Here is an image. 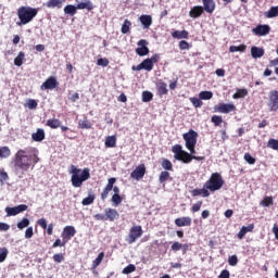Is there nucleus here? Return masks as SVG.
Here are the masks:
<instances>
[{
  "label": "nucleus",
  "mask_w": 278,
  "mask_h": 278,
  "mask_svg": "<svg viewBox=\"0 0 278 278\" xmlns=\"http://www.w3.org/2000/svg\"><path fill=\"white\" fill-rule=\"evenodd\" d=\"M173 153L175 154V160H177V157H179V155L184 152L180 144H175L172 148Z\"/></svg>",
  "instance_id": "nucleus-47"
},
{
  "label": "nucleus",
  "mask_w": 278,
  "mask_h": 278,
  "mask_svg": "<svg viewBox=\"0 0 278 278\" xmlns=\"http://www.w3.org/2000/svg\"><path fill=\"white\" fill-rule=\"evenodd\" d=\"M161 166L165 170H173V163L168 159L163 160Z\"/></svg>",
  "instance_id": "nucleus-48"
},
{
  "label": "nucleus",
  "mask_w": 278,
  "mask_h": 278,
  "mask_svg": "<svg viewBox=\"0 0 278 278\" xmlns=\"http://www.w3.org/2000/svg\"><path fill=\"white\" fill-rule=\"evenodd\" d=\"M123 275H131V273H136V265L129 264L122 270Z\"/></svg>",
  "instance_id": "nucleus-44"
},
{
  "label": "nucleus",
  "mask_w": 278,
  "mask_h": 278,
  "mask_svg": "<svg viewBox=\"0 0 278 278\" xmlns=\"http://www.w3.org/2000/svg\"><path fill=\"white\" fill-rule=\"evenodd\" d=\"M182 138L186 142V148L188 151H190L191 155H194V153H197L194 147H197V138H199V134L191 129L188 132H185Z\"/></svg>",
  "instance_id": "nucleus-5"
},
{
  "label": "nucleus",
  "mask_w": 278,
  "mask_h": 278,
  "mask_svg": "<svg viewBox=\"0 0 278 278\" xmlns=\"http://www.w3.org/2000/svg\"><path fill=\"white\" fill-rule=\"evenodd\" d=\"M114 184H116V178H110L108 180V185L101 193L102 201H105V199H108V195L110 194V192H112L114 188Z\"/></svg>",
  "instance_id": "nucleus-17"
},
{
  "label": "nucleus",
  "mask_w": 278,
  "mask_h": 278,
  "mask_svg": "<svg viewBox=\"0 0 278 278\" xmlns=\"http://www.w3.org/2000/svg\"><path fill=\"white\" fill-rule=\"evenodd\" d=\"M176 227H190L192 225V218L185 216V217H178L175 219Z\"/></svg>",
  "instance_id": "nucleus-19"
},
{
  "label": "nucleus",
  "mask_w": 278,
  "mask_h": 278,
  "mask_svg": "<svg viewBox=\"0 0 278 278\" xmlns=\"http://www.w3.org/2000/svg\"><path fill=\"white\" fill-rule=\"evenodd\" d=\"M170 249H172V251H175V252L181 251L182 244L179 243V242H177V241H175V242L172 244Z\"/></svg>",
  "instance_id": "nucleus-62"
},
{
  "label": "nucleus",
  "mask_w": 278,
  "mask_h": 278,
  "mask_svg": "<svg viewBox=\"0 0 278 278\" xmlns=\"http://www.w3.org/2000/svg\"><path fill=\"white\" fill-rule=\"evenodd\" d=\"M53 261L56 264H62V262H64V255L62 253H58L53 255Z\"/></svg>",
  "instance_id": "nucleus-58"
},
{
  "label": "nucleus",
  "mask_w": 278,
  "mask_h": 278,
  "mask_svg": "<svg viewBox=\"0 0 278 278\" xmlns=\"http://www.w3.org/2000/svg\"><path fill=\"white\" fill-rule=\"evenodd\" d=\"M210 189L205 188V185L203 186L202 189H193L191 191L192 197H203L206 199V197H210Z\"/></svg>",
  "instance_id": "nucleus-23"
},
{
  "label": "nucleus",
  "mask_w": 278,
  "mask_h": 278,
  "mask_svg": "<svg viewBox=\"0 0 278 278\" xmlns=\"http://www.w3.org/2000/svg\"><path fill=\"white\" fill-rule=\"evenodd\" d=\"M201 205H203V202H197L195 204L192 205L191 212H199L201 210Z\"/></svg>",
  "instance_id": "nucleus-63"
},
{
  "label": "nucleus",
  "mask_w": 278,
  "mask_h": 278,
  "mask_svg": "<svg viewBox=\"0 0 278 278\" xmlns=\"http://www.w3.org/2000/svg\"><path fill=\"white\" fill-rule=\"evenodd\" d=\"M215 112H219V114H229L230 112L236 111V105L231 103H222L219 105L214 106Z\"/></svg>",
  "instance_id": "nucleus-13"
},
{
  "label": "nucleus",
  "mask_w": 278,
  "mask_h": 278,
  "mask_svg": "<svg viewBox=\"0 0 278 278\" xmlns=\"http://www.w3.org/2000/svg\"><path fill=\"white\" fill-rule=\"evenodd\" d=\"M38 16V9L31 7H20L17 9V17L20 18L16 22L17 27H23V25H28L34 18Z\"/></svg>",
  "instance_id": "nucleus-3"
},
{
  "label": "nucleus",
  "mask_w": 278,
  "mask_h": 278,
  "mask_svg": "<svg viewBox=\"0 0 278 278\" xmlns=\"http://www.w3.org/2000/svg\"><path fill=\"white\" fill-rule=\"evenodd\" d=\"M176 160H178V162H184V164H190V162H192V155L186 151H182L179 156H176Z\"/></svg>",
  "instance_id": "nucleus-27"
},
{
  "label": "nucleus",
  "mask_w": 278,
  "mask_h": 278,
  "mask_svg": "<svg viewBox=\"0 0 278 278\" xmlns=\"http://www.w3.org/2000/svg\"><path fill=\"white\" fill-rule=\"evenodd\" d=\"M23 212H27V205L26 204H20L14 207H5V213L8 216H16Z\"/></svg>",
  "instance_id": "nucleus-10"
},
{
  "label": "nucleus",
  "mask_w": 278,
  "mask_h": 278,
  "mask_svg": "<svg viewBox=\"0 0 278 278\" xmlns=\"http://www.w3.org/2000/svg\"><path fill=\"white\" fill-rule=\"evenodd\" d=\"M78 127L80 128V129H92V124L90 123V121H88L87 118H85V119H80L79 122H78Z\"/></svg>",
  "instance_id": "nucleus-37"
},
{
  "label": "nucleus",
  "mask_w": 278,
  "mask_h": 278,
  "mask_svg": "<svg viewBox=\"0 0 278 278\" xmlns=\"http://www.w3.org/2000/svg\"><path fill=\"white\" fill-rule=\"evenodd\" d=\"M64 14H70V16H75L77 14V7L73 4H67L64 8Z\"/></svg>",
  "instance_id": "nucleus-34"
},
{
  "label": "nucleus",
  "mask_w": 278,
  "mask_h": 278,
  "mask_svg": "<svg viewBox=\"0 0 278 278\" xmlns=\"http://www.w3.org/2000/svg\"><path fill=\"white\" fill-rule=\"evenodd\" d=\"M139 21L141 25H143L144 29H149V27L153 25V17H151V15H141Z\"/></svg>",
  "instance_id": "nucleus-25"
},
{
  "label": "nucleus",
  "mask_w": 278,
  "mask_h": 278,
  "mask_svg": "<svg viewBox=\"0 0 278 278\" xmlns=\"http://www.w3.org/2000/svg\"><path fill=\"white\" fill-rule=\"evenodd\" d=\"M25 238H26V240H29L30 238H34V227H28L25 230Z\"/></svg>",
  "instance_id": "nucleus-60"
},
{
  "label": "nucleus",
  "mask_w": 278,
  "mask_h": 278,
  "mask_svg": "<svg viewBox=\"0 0 278 278\" xmlns=\"http://www.w3.org/2000/svg\"><path fill=\"white\" fill-rule=\"evenodd\" d=\"M254 227L255 226L253 224H251L249 226H242L241 229L239 230L238 235H237V238L239 240H242V238H244V236H247V233L253 231Z\"/></svg>",
  "instance_id": "nucleus-24"
},
{
  "label": "nucleus",
  "mask_w": 278,
  "mask_h": 278,
  "mask_svg": "<svg viewBox=\"0 0 278 278\" xmlns=\"http://www.w3.org/2000/svg\"><path fill=\"white\" fill-rule=\"evenodd\" d=\"M104 214L106 216V220H110V223H114V220H118L121 218V214L116 208L106 207L104 208Z\"/></svg>",
  "instance_id": "nucleus-14"
},
{
  "label": "nucleus",
  "mask_w": 278,
  "mask_h": 278,
  "mask_svg": "<svg viewBox=\"0 0 278 278\" xmlns=\"http://www.w3.org/2000/svg\"><path fill=\"white\" fill-rule=\"evenodd\" d=\"M255 36H268L270 34V26L269 25H257L255 28L252 29Z\"/></svg>",
  "instance_id": "nucleus-16"
},
{
  "label": "nucleus",
  "mask_w": 278,
  "mask_h": 278,
  "mask_svg": "<svg viewBox=\"0 0 278 278\" xmlns=\"http://www.w3.org/2000/svg\"><path fill=\"white\" fill-rule=\"evenodd\" d=\"M70 173L72 175L71 181L74 188H81L84 181L90 179V168H77L75 165H71Z\"/></svg>",
  "instance_id": "nucleus-2"
},
{
  "label": "nucleus",
  "mask_w": 278,
  "mask_h": 278,
  "mask_svg": "<svg viewBox=\"0 0 278 278\" xmlns=\"http://www.w3.org/2000/svg\"><path fill=\"white\" fill-rule=\"evenodd\" d=\"M47 127H50V129H58V127H61L62 122L58 118H50L46 123Z\"/></svg>",
  "instance_id": "nucleus-30"
},
{
  "label": "nucleus",
  "mask_w": 278,
  "mask_h": 278,
  "mask_svg": "<svg viewBox=\"0 0 278 278\" xmlns=\"http://www.w3.org/2000/svg\"><path fill=\"white\" fill-rule=\"evenodd\" d=\"M211 122L215 125V127H218V125H220V123H223V116H220V115H213L211 117Z\"/></svg>",
  "instance_id": "nucleus-53"
},
{
  "label": "nucleus",
  "mask_w": 278,
  "mask_h": 278,
  "mask_svg": "<svg viewBox=\"0 0 278 278\" xmlns=\"http://www.w3.org/2000/svg\"><path fill=\"white\" fill-rule=\"evenodd\" d=\"M138 238H142V226H134L130 228L126 242H128V244H134Z\"/></svg>",
  "instance_id": "nucleus-6"
},
{
  "label": "nucleus",
  "mask_w": 278,
  "mask_h": 278,
  "mask_svg": "<svg viewBox=\"0 0 278 278\" xmlns=\"http://www.w3.org/2000/svg\"><path fill=\"white\" fill-rule=\"evenodd\" d=\"M153 99V93L151 91H143L142 92V101L143 103H149Z\"/></svg>",
  "instance_id": "nucleus-50"
},
{
  "label": "nucleus",
  "mask_w": 278,
  "mask_h": 278,
  "mask_svg": "<svg viewBox=\"0 0 278 278\" xmlns=\"http://www.w3.org/2000/svg\"><path fill=\"white\" fill-rule=\"evenodd\" d=\"M104 144L106 149H114V147H116V135L108 136L105 138Z\"/></svg>",
  "instance_id": "nucleus-29"
},
{
  "label": "nucleus",
  "mask_w": 278,
  "mask_h": 278,
  "mask_svg": "<svg viewBox=\"0 0 278 278\" xmlns=\"http://www.w3.org/2000/svg\"><path fill=\"white\" fill-rule=\"evenodd\" d=\"M66 2V0H49L46 3V8H49L50 10H60L62 9V5H64V3Z\"/></svg>",
  "instance_id": "nucleus-20"
},
{
  "label": "nucleus",
  "mask_w": 278,
  "mask_h": 278,
  "mask_svg": "<svg viewBox=\"0 0 278 278\" xmlns=\"http://www.w3.org/2000/svg\"><path fill=\"white\" fill-rule=\"evenodd\" d=\"M25 227H29V219L27 217H24L22 220L17 223V229H25Z\"/></svg>",
  "instance_id": "nucleus-45"
},
{
  "label": "nucleus",
  "mask_w": 278,
  "mask_h": 278,
  "mask_svg": "<svg viewBox=\"0 0 278 278\" xmlns=\"http://www.w3.org/2000/svg\"><path fill=\"white\" fill-rule=\"evenodd\" d=\"M31 155L25 150H18L13 157V166L16 173H27L31 168Z\"/></svg>",
  "instance_id": "nucleus-1"
},
{
  "label": "nucleus",
  "mask_w": 278,
  "mask_h": 278,
  "mask_svg": "<svg viewBox=\"0 0 278 278\" xmlns=\"http://www.w3.org/2000/svg\"><path fill=\"white\" fill-rule=\"evenodd\" d=\"M66 242L68 241H65V240L62 241V239H56L52 244V249H58V247H66Z\"/></svg>",
  "instance_id": "nucleus-55"
},
{
  "label": "nucleus",
  "mask_w": 278,
  "mask_h": 278,
  "mask_svg": "<svg viewBox=\"0 0 278 278\" xmlns=\"http://www.w3.org/2000/svg\"><path fill=\"white\" fill-rule=\"evenodd\" d=\"M83 205H92L94 203V194H89L87 198L83 199Z\"/></svg>",
  "instance_id": "nucleus-51"
},
{
  "label": "nucleus",
  "mask_w": 278,
  "mask_h": 278,
  "mask_svg": "<svg viewBox=\"0 0 278 278\" xmlns=\"http://www.w3.org/2000/svg\"><path fill=\"white\" fill-rule=\"evenodd\" d=\"M229 277H230V274H229V270L227 269L222 270V273L218 276V278H229Z\"/></svg>",
  "instance_id": "nucleus-64"
},
{
  "label": "nucleus",
  "mask_w": 278,
  "mask_h": 278,
  "mask_svg": "<svg viewBox=\"0 0 278 278\" xmlns=\"http://www.w3.org/2000/svg\"><path fill=\"white\" fill-rule=\"evenodd\" d=\"M131 28V22L129 20H125L122 25V34H129V29Z\"/></svg>",
  "instance_id": "nucleus-40"
},
{
  "label": "nucleus",
  "mask_w": 278,
  "mask_h": 278,
  "mask_svg": "<svg viewBox=\"0 0 278 278\" xmlns=\"http://www.w3.org/2000/svg\"><path fill=\"white\" fill-rule=\"evenodd\" d=\"M203 10L207 12V14H213L214 10H216V2L214 0H202Z\"/></svg>",
  "instance_id": "nucleus-18"
},
{
  "label": "nucleus",
  "mask_w": 278,
  "mask_h": 278,
  "mask_svg": "<svg viewBox=\"0 0 278 278\" xmlns=\"http://www.w3.org/2000/svg\"><path fill=\"white\" fill-rule=\"evenodd\" d=\"M268 149H273L274 151H278V140L277 139H269L267 142Z\"/></svg>",
  "instance_id": "nucleus-49"
},
{
  "label": "nucleus",
  "mask_w": 278,
  "mask_h": 278,
  "mask_svg": "<svg viewBox=\"0 0 278 278\" xmlns=\"http://www.w3.org/2000/svg\"><path fill=\"white\" fill-rule=\"evenodd\" d=\"M103 257H105V253L101 252L97 258L92 262V266L93 268H97V266H99L102 262H103Z\"/></svg>",
  "instance_id": "nucleus-46"
},
{
  "label": "nucleus",
  "mask_w": 278,
  "mask_h": 278,
  "mask_svg": "<svg viewBox=\"0 0 278 278\" xmlns=\"http://www.w3.org/2000/svg\"><path fill=\"white\" fill-rule=\"evenodd\" d=\"M23 62H25V52H18L17 56L14 59L15 66H23Z\"/></svg>",
  "instance_id": "nucleus-35"
},
{
  "label": "nucleus",
  "mask_w": 278,
  "mask_h": 278,
  "mask_svg": "<svg viewBox=\"0 0 278 278\" xmlns=\"http://www.w3.org/2000/svg\"><path fill=\"white\" fill-rule=\"evenodd\" d=\"M111 201L114 207H118V205L123 203V198L121 197V194H113Z\"/></svg>",
  "instance_id": "nucleus-41"
},
{
  "label": "nucleus",
  "mask_w": 278,
  "mask_h": 278,
  "mask_svg": "<svg viewBox=\"0 0 278 278\" xmlns=\"http://www.w3.org/2000/svg\"><path fill=\"white\" fill-rule=\"evenodd\" d=\"M137 45H138V48L135 50L137 55H139V58H144V55L149 53V47H147L149 42L146 39H140L137 42Z\"/></svg>",
  "instance_id": "nucleus-9"
},
{
  "label": "nucleus",
  "mask_w": 278,
  "mask_h": 278,
  "mask_svg": "<svg viewBox=\"0 0 278 278\" xmlns=\"http://www.w3.org/2000/svg\"><path fill=\"white\" fill-rule=\"evenodd\" d=\"M147 175V167L144 164L138 165L131 173L130 177L131 179H135L136 181H140Z\"/></svg>",
  "instance_id": "nucleus-7"
},
{
  "label": "nucleus",
  "mask_w": 278,
  "mask_h": 278,
  "mask_svg": "<svg viewBox=\"0 0 278 278\" xmlns=\"http://www.w3.org/2000/svg\"><path fill=\"white\" fill-rule=\"evenodd\" d=\"M97 64L98 66H103L105 68V66L110 65V60L101 58L98 59Z\"/></svg>",
  "instance_id": "nucleus-57"
},
{
  "label": "nucleus",
  "mask_w": 278,
  "mask_h": 278,
  "mask_svg": "<svg viewBox=\"0 0 278 278\" xmlns=\"http://www.w3.org/2000/svg\"><path fill=\"white\" fill-rule=\"evenodd\" d=\"M31 138L35 142H42V140H45V130L38 128L37 131L31 135Z\"/></svg>",
  "instance_id": "nucleus-28"
},
{
  "label": "nucleus",
  "mask_w": 278,
  "mask_h": 278,
  "mask_svg": "<svg viewBox=\"0 0 278 278\" xmlns=\"http://www.w3.org/2000/svg\"><path fill=\"white\" fill-rule=\"evenodd\" d=\"M157 90L160 94H167L168 92V85L166 83H160L157 85Z\"/></svg>",
  "instance_id": "nucleus-42"
},
{
  "label": "nucleus",
  "mask_w": 278,
  "mask_h": 278,
  "mask_svg": "<svg viewBox=\"0 0 278 278\" xmlns=\"http://www.w3.org/2000/svg\"><path fill=\"white\" fill-rule=\"evenodd\" d=\"M8 258V248L0 249V263Z\"/></svg>",
  "instance_id": "nucleus-54"
},
{
  "label": "nucleus",
  "mask_w": 278,
  "mask_h": 278,
  "mask_svg": "<svg viewBox=\"0 0 278 278\" xmlns=\"http://www.w3.org/2000/svg\"><path fill=\"white\" fill-rule=\"evenodd\" d=\"M94 5L92 4V1L90 0H81V2H78L76 5V10H93Z\"/></svg>",
  "instance_id": "nucleus-22"
},
{
  "label": "nucleus",
  "mask_w": 278,
  "mask_h": 278,
  "mask_svg": "<svg viewBox=\"0 0 278 278\" xmlns=\"http://www.w3.org/2000/svg\"><path fill=\"white\" fill-rule=\"evenodd\" d=\"M172 36L177 40L186 39L188 38V30H175Z\"/></svg>",
  "instance_id": "nucleus-31"
},
{
  "label": "nucleus",
  "mask_w": 278,
  "mask_h": 278,
  "mask_svg": "<svg viewBox=\"0 0 278 278\" xmlns=\"http://www.w3.org/2000/svg\"><path fill=\"white\" fill-rule=\"evenodd\" d=\"M266 18H275L278 16V5L271 7L268 11L265 12Z\"/></svg>",
  "instance_id": "nucleus-33"
},
{
  "label": "nucleus",
  "mask_w": 278,
  "mask_h": 278,
  "mask_svg": "<svg viewBox=\"0 0 278 278\" xmlns=\"http://www.w3.org/2000/svg\"><path fill=\"white\" fill-rule=\"evenodd\" d=\"M212 97H214V93L212 91H201L199 93V99L201 101H210V99H212Z\"/></svg>",
  "instance_id": "nucleus-36"
},
{
  "label": "nucleus",
  "mask_w": 278,
  "mask_h": 278,
  "mask_svg": "<svg viewBox=\"0 0 278 278\" xmlns=\"http://www.w3.org/2000/svg\"><path fill=\"white\" fill-rule=\"evenodd\" d=\"M265 50L264 48H260L254 46L251 48V55L254 60H258L260 58H264Z\"/></svg>",
  "instance_id": "nucleus-21"
},
{
  "label": "nucleus",
  "mask_w": 278,
  "mask_h": 278,
  "mask_svg": "<svg viewBox=\"0 0 278 278\" xmlns=\"http://www.w3.org/2000/svg\"><path fill=\"white\" fill-rule=\"evenodd\" d=\"M247 51V46L245 45H240V46H230L229 47V52L230 53H244Z\"/></svg>",
  "instance_id": "nucleus-32"
},
{
  "label": "nucleus",
  "mask_w": 278,
  "mask_h": 278,
  "mask_svg": "<svg viewBox=\"0 0 278 278\" xmlns=\"http://www.w3.org/2000/svg\"><path fill=\"white\" fill-rule=\"evenodd\" d=\"M12 155V151L9 147H0V157L5 159Z\"/></svg>",
  "instance_id": "nucleus-38"
},
{
  "label": "nucleus",
  "mask_w": 278,
  "mask_h": 278,
  "mask_svg": "<svg viewBox=\"0 0 278 278\" xmlns=\"http://www.w3.org/2000/svg\"><path fill=\"white\" fill-rule=\"evenodd\" d=\"M58 86H60V83H58L55 76H50L45 83H42L41 90H54Z\"/></svg>",
  "instance_id": "nucleus-12"
},
{
  "label": "nucleus",
  "mask_w": 278,
  "mask_h": 278,
  "mask_svg": "<svg viewBox=\"0 0 278 278\" xmlns=\"http://www.w3.org/2000/svg\"><path fill=\"white\" fill-rule=\"evenodd\" d=\"M243 159L245 162H248V164H255V157H253L251 153H245Z\"/></svg>",
  "instance_id": "nucleus-61"
},
{
  "label": "nucleus",
  "mask_w": 278,
  "mask_h": 278,
  "mask_svg": "<svg viewBox=\"0 0 278 278\" xmlns=\"http://www.w3.org/2000/svg\"><path fill=\"white\" fill-rule=\"evenodd\" d=\"M25 108H28V110H36V108H38V102L35 99H28Z\"/></svg>",
  "instance_id": "nucleus-43"
},
{
  "label": "nucleus",
  "mask_w": 278,
  "mask_h": 278,
  "mask_svg": "<svg viewBox=\"0 0 278 278\" xmlns=\"http://www.w3.org/2000/svg\"><path fill=\"white\" fill-rule=\"evenodd\" d=\"M132 71H147L151 73L153 71V63L149 59H144L140 64L131 67Z\"/></svg>",
  "instance_id": "nucleus-11"
},
{
  "label": "nucleus",
  "mask_w": 278,
  "mask_h": 278,
  "mask_svg": "<svg viewBox=\"0 0 278 278\" xmlns=\"http://www.w3.org/2000/svg\"><path fill=\"white\" fill-rule=\"evenodd\" d=\"M189 100L192 103V105L195 106V108H202L203 106V101H201V98L199 99L197 97H193V98H190Z\"/></svg>",
  "instance_id": "nucleus-52"
},
{
  "label": "nucleus",
  "mask_w": 278,
  "mask_h": 278,
  "mask_svg": "<svg viewBox=\"0 0 278 278\" xmlns=\"http://www.w3.org/2000/svg\"><path fill=\"white\" fill-rule=\"evenodd\" d=\"M269 112H277L278 110V91L273 90L269 92V101L267 103Z\"/></svg>",
  "instance_id": "nucleus-8"
},
{
  "label": "nucleus",
  "mask_w": 278,
  "mask_h": 278,
  "mask_svg": "<svg viewBox=\"0 0 278 278\" xmlns=\"http://www.w3.org/2000/svg\"><path fill=\"white\" fill-rule=\"evenodd\" d=\"M169 178H170V173H168L167 170H164V172H161L159 181L160 184H166V181H168Z\"/></svg>",
  "instance_id": "nucleus-39"
},
{
  "label": "nucleus",
  "mask_w": 278,
  "mask_h": 278,
  "mask_svg": "<svg viewBox=\"0 0 278 278\" xmlns=\"http://www.w3.org/2000/svg\"><path fill=\"white\" fill-rule=\"evenodd\" d=\"M228 264L229 266H238V256L237 255L229 256Z\"/></svg>",
  "instance_id": "nucleus-56"
},
{
  "label": "nucleus",
  "mask_w": 278,
  "mask_h": 278,
  "mask_svg": "<svg viewBox=\"0 0 278 278\" xmlns=\"http://www.w3.org/2000/svg\"><path fill=\"white\" fill-rule=\"evenodd\" d=\"M75 233H77V230L73 226H65L63 228V232L61 237L65 242H68L72 238H75Z\"/></svg>",
  "instance_id": "nucleus-15"
},
{
  "label": "nucleus",
  "mask_w": 278,
  "mask_h": 278,
  "mask_svg": "<svg viewBox=\"0 0 278 278\" xmlns=\"http://www.w3.org/2000/svg\"><path fill=\"white\" fill-rule=\"evenodd\" d=\"M224 185L225 180H223V176L219 173H213L210 179L204 184L205 188H207L210 192L220 190Z\"/></svg>",
  "instance_id": "nucleus-4"
},
{
  "label": "nucleus",
  "mask_w": 278,
  "mask_h": 278,
  "mask_svg": "<svg viewBox=\"0 0 278 278\" xmlns=\"http://www.w3.org/2000/svg\"><path fill=\"white\" fill-rule=\"evenodd\" d=\"M202 14H203V7L201 5H195L191 8V10L189 11V16L191 18H199V16H201Z\"/></svg>",
  "instance_id": "nucleus-26"
},
{
  "label": "nucleus",
  "mask_w": 278,
  "mask_h": 278,
  "mask_svg": "<svg viewBox=\"0 0 278 278\" xmlns=\"http://www.w3.org/2000/svg\"><path fill=\"white\" fill-rule=\"evenodd\" d=\"M179 49L181 51H188V49H190V43H188V41H186V40H181L179 42Z\"/></svg>",
  "instance_id": "nucleus-59"
}]
</instances>
